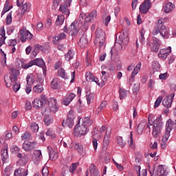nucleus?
<instances>
[{
  "label": "nucleus",
  "instance_id": "1",
  "mask_svg": "<svg viewBox=\"0 0 176 176\" xmlns=\"http://www.w3.org/2000/svg\"><path fill=\"white\" fill-rule=\"evenodd\" d=\"M93 124V120L85 118L82 124L80 125V122L74 127L75 135L77 137H80L82 135H85L87 133H89V127Z\"/></svg>",
  "mask_w": 176,
  "mask_h": 176
},
{
  "label": "nucleus",
  "instance_id": "2",
  "mask_svg": "<svg viewBox=\"0 0 176 176\" xmlns=\"http://www.w3.org/2000/svg\"><path fill=\"white\" fill-rule=\"evenodd\" d=\"M160 34L162 38H167L168 36V30L163 24V19H160L158 23H156L155 29L153 31V35H157Z\"/></svg>",
  "mask_w": 176,
  "mask_h": 176
},
{
  "label": "nucleus",
  "instance_id": "3",
  "mask_svg": "<svg viewBox=\"0 0 176 176\" xmlns=\"http://www.w3.org/2000/svg\"><path fill=\"white\" fill-rule=\"evenodd\" d=\"M162 129H163V118H162V116H159L153 122V137L157 138L159 134L162 133Z\"/></svg>",
  "mask_w": 176,
  "mask_h": 176
},
{
  "label": "nucleus",
  "instance_id": "4",
  "mask_svg": "<svg viewBox=\"0 0 176 176\" xmlns=\"http://www.w3.org/2000/svg\"><path fill=\"white\" fill-rule=\"evenodd\" d=\"M96 36L95 45H98L99 47H102L105 43V33L101 28H98L96 30Z\"/></svg>",
  "mask_w": 176,
  "mask_h": 176
},
{
  "label": "nucleus",
  "instance_id": "5",
  "mask_svg": "<svg viewBox=\"0 0 176 176\" xmlns=\"http://www.w3.org/2000/svg\"><path fill=\"white\" fill-rule=\"evenodd\" d=\"M10 72H12V79L14 82V85L12 86V89L14 90V93H17L19 90H20V87H21V85L20 82L17 81L18 78L17 76L20 75V72L18 69L14 68H10Z\"/></svg>",
  "mask_w": 176,
  "mask_h": 176
},
{
  "label": "nucleus",
  "instance_id": "6",
  "mask_svg": "<svg viewBox=\"0 0 176 176\" xmlns=\"http://www.w3.org/2000/svg\"><path fill=\"white\" fill-rule=\"evenodd\" d=\"M151 6H152L151 0H145L139 7L140 13L142 14H146L148 10L151 9Z\"/></svg>",
  "mask_w": 176,
  "mask_h": 176
},
{
  "label": "nucleus",
  "instance_id": "7",
  "mask_svg": "<svg viewBox=\"0 0 176 176\" xmlns=\"http://www.w3.org/2000/svg\"><path fill=\"white\" fill-rule=\"evenodd\" d=\"M20 34L21 42H27V41H30L34 36V35L30 31L24 29L20 30Z\"/></svg>",
  "mask_w": 176,
  "mask_h": 176
},
{
  "label": "nucleus",
  "instance_id": "8",
  "mask_svg": "<svg viewBox=\"0 0 176 176\" xmlns=\"http://www.w3.org/2000/svg\"><path fill=\"white\" fill-rule=\"evenodd\" d=\"M63 1L64 3L60 6L59 10L63 14H66V16H68L69 14V9H68V8L69 6H71V3L72 2V0H63Z\"/></svg>",
  "mask_w": 176,
  "mask_h": 176
},
{
  "label": "nucleus",
  "instance_id": "9",
  "mask_svg": "<svg viewBox=\"0 0 176 176\" xmlns=\"http://www.w3.org/2000/svg\"><path fill=\"white\" fill-rule=\"evenodd\" d=\"M22 148L25 152H32L36 148V142L25 141Z\"/></svg>",
  "mask_w": 176,
  "mask_h": 176
},
{
  "label": "nucleus",
  "instance_id": "10",
  "mask_svg": "<svg viewBox=\"0 0 176 176\" xmlns=\"http://www.w3.org/2000/svg\"><path fill=\"white\" fill-rule=\"evenodd\" d=\"M171 53V47H168L167 48L160 50L158 53V57L161 58V60H166L168 56H170Z\"/></svg>",
  "mask_w": 176,
  "mask_h": 176
},
{
  "label": "nucleus",
  "instance_id": "11",
  "mask_svg": "<svg viewBox=\"0 0 176 176\" xmlns=\"http://www.w3.org/2000/svg\"><path fill=\"white\" fill-rule=\"evenodd\" d=\"M175 94H170L169 96H167L163 100L162 104L165 108H171L173 104V100H174Z\"/></svg>",
  "mask_w": 176,
  "mask_h": 176
},
{
  "label": "nucleus",
  "instance_id": "12",
  "mask_svg": "<svg viewBox=\"0 0 176 176\" xmlns=\"http://www.w3.org/2000/svg\"><path fill=\"white\" fill-rule=\"evenodd\" d=\"M33 63L37 67H41L43 68V75L46 76V65L45 64V60L43 59L38 58L33 60Z\"/></svg>",
  "mask_w": 176,
  "mask_h": 176
},
{
  "label": "nucleus",
  "instance_id": "13",
  "mask_svg": "<svg viewBox=\"0 0 176 176\" xmlns=\"http://www.w3.org/2000/svg\"><path fill=\"white\" fill-rule=\"evenodd\" d=\"M156 174L157 176L168 175V170L164 165H159L157 168Z\"/></svg>",
  "mask_w": 176,
  "mask_h": 176
},
{
  "label": "nucleus",
  "instance_id": "14",
  "mask_svg": "<svg viewBox=\"0 0 176 176\" xmlns=\"http://www.w3.org/2000/svg\"><path fill=\"white\" fill-rule=\"evenodd\" d=\"M79 29H78V23L75 21L72 22L69 27V32L72 36H76Z\"/></svg>",
  "mask_w": 176,
  "mask_h": 176
},
{
  "label": "nucleus",
  "instance_id": "15",
  "mask_svg": "<svg viewBox=\"0 0 176 176\" xmlns=\"http://www.w3.org/2000/svg\"><path fill=\"white\" fill-rule=\"evenodd\" d=\"M152 45L153 47L151 48V50L153 52H155V53H157V52H159V49H160V45H162V41L155 36H153Z\"/></svg>",
  "mask_w": 176,
  "mask_h": 176
},
{
  "label": "nucleus",
  "instance_id": "16",
  "mask_svg": "<svg viewBox=\"0 0 176 176\" xmlns=\"http://www.w3.org/2000/svg\"><path fill=\"white\" fill-rule=\"evenodd\" d=\"M48 107L50 109V112L56 113V112L58 111V107H57V100L52 99L50 101H49Z\"/></svg>",
  "mask_w": 176,
  "mask_h": 176
},
{
  "label": "nucleus",
  "instance_id": "17",
  "mask_svg": "<svg viewBox=\"0 0 176 176\" xmlns=\"http://www.w3.org/2000/svg\"><path fill=\"white\" fill-rule=\"evenodd\" d=\"M76 95L74 93H67L63 100V105H69Z\"/></svg>",
  "mask_w": 176,
  "mask_h": 176
},
{
  "label": "nucleus",
  "instance_id": "18",
  "mask_svg": "<svg viewBox=\"0 0 176 176\" xmlns=\"http://www.w3.org/2000/svg\"><path fill=\"white\" fill-rule=\"evenodd\" d=\"M47 151L50 159L51 160H57V159H58V153H57V151H55L54 149H53V148L48 146Z\"/></svg>",
  "mask_w": 176,
  "mask_h": 176
},
{
  "label": "nucleus",
  "instance_id": "19",
  "mask_svg": "<svg viewBox=\"0 0 176 176\" xmlns=\"http://www.w3.org/2000/svg\"><path fill=\"white\" fill-rule=\"evenodd\" d=\"M74 118H67L66 120H63L62 122L63 127H69V129H72L74 125L75 124V122L74 121Z\"/></svg>",
  "mask_w": 176,
  "mask_h": 176
},
{
  "label": "nucleus",
  "instance_id": "20",
  "mask_svg": "<svg viewBox=\"0 0 176 176\" xmlns=\"http://www.w3.org/2000/svg\"><path fill=\"white\" fill-rule=\"evenodd\" d=\"M42 151L41 150H34L33 154V161L34 163H38L42 160Z\"/></svg>",
  "mask_w": 176,
  "mask_h": 176
},
{
  "label": "nucleus",
  "instance_id": "21",
  "mask_svg": "<svg viewBox=\"0 0 176 176\" xmlns=\"http://www.w3.org/2000/svg\"><path fill=\"white\" fill-rule=\"evenodd\" d=\"M28 170L23 168H18L14 172V176H27Z\"/></svg>",
  "mask_w": 176,
  "mask_h": 176
},
{
  "label": "nucleus",
  "instance_id": "22",
  "mask_svg": "<svg viewBox=\"0 0 176 176\" xmlns=\"http://www.w3.org/2000/svg\"><path fill=\"white\" fill-rule=\"evenodd\" d=\"M109 137H111V131L107 130L103 140V149H107L109 145Z\"/></svg>",
  "mask_w": 176,
  "mask_h": 176
},
{
  "label": "nucleus",
  "instance_id": "23",
  "mask_svg": "<svg viewBox=\"0 0 176 176\" xmlns=\"http://www.w3.org/2000/svg\"><path fill=\"white\" fill-rule=\"evenodd\" d=\"M1 159L3 162H6L9 159V153H8V146L4 145L1 151Z\"/></svg>",
  "mask_w": 176,
  "mask_h": 176
},
{
  "label": "nucleus",
  "instance_id": "24",
  "mask_svg": "<svg viewBox=\"0 0 176 176\" xmlns=\"http://www.w3.org/2000/svg\"><path fill=\"white\" fill-rule=\"evenodd\" d=\"M4 82L6 83V86L8 87H12V83H13V76H12V72L10 76H9V74L4 76Z\"/></svg>",
  "mask_w": 176,
  "mask_h": 176
},
{
  "label": "nucleus",
  "instance_id": "25",
  "mask_svg": "<svg viewBox=\"0 0 176 176\" xmlns=\"http://www.w3.org/2000/svg\"><path fill=\"white\" fill-rule=\"evenodd\" d=\"M175 8V6H174L173 3L168 2L164 6L163 10L165 12V13H170V12H173V10H174Z\"/></svg>",
  "mask_w": 176,
  "mask_h": 176
},
{
  "label": "nucleus",
  "instance_id": "26",
  "mask_svg": "<svg viewBox=\"0 0 176 176\" xmlns=\"http://www.w3.org/2000/svg\"><path fill=\"white\" fill-rule=\"evenodd\" d=\"M118 38L120 43H122V45H127L129 43V36L124 33L120 34Z\"/></svg>",
  "mask_w": 176,
  "mask_h": 176
},
{
  "label": "nucleus",
  "instance_id": "27",
  "mask_svg": "<svg viewBox=\"0 0 176 176\" xmlns=\"http://www.w3.org/2000/svg\"><path fill=\"white\" fill-rule=\"evenodd\" d=\"M65 21V16L64 15H58L56 18L55 25L56 27H60L64 24Z\"/></svg>",
  "mask_w": 176,
  "mask_h": 176
},
{
  "label": "nucleus",
  "instance_id": "28",
  "mask_svg": "<svg viewBox=\"0 0 176 176\" xmlns=\"http://www.w3.org/2000/svg\"><path fill=\"white\" fill-rule=\"evenodd\" d=\"M34 108H36V109H38L39 108H42L43 107V101H42L39 98H36L32 102Z\"/></svg>",
  "mask_w": 176,
  "mask_h": 176
},
{
  "label": "nucleus",
  "instance_id": "29",
  "mask_svg": "<svg viewBox=\"0 0 176 176\" xmlns=\"http://www.w3.org/2000/svg\"><path fill=\"white\" fill-rule=\"evenodd\" d=\"M87 43H88V41L86 36H81L78 42V44L80 46V47H82V49H85V47H87Z\"/></svg>",
  "mask_w": 176,
  "mask_h": 176
},
{
  "label": "nucleus",
  "instance_id": "30",
  "mask_svg": "<svg viewBox=\"0 0 176 176\" xmlns=\"http://www.w3.org/2000/svg\"><path fill=\"white\" fill-rule=\"evenodd\" d=\"M74 149L80 153L82 156H86V153L83 151V146L76 143L74 145Z\"/></svg>",
  "mask_w": 176,
  "mask_h": 176
},
{
  "label": "nucleus",
  "instance_id": "31",
  "mask_svg": "<svg viewBox=\"0 0 176 176\" xmlns=\"http://www.w3.org/2000/svg\"><path fill=\"white\" fill-rule=\"evenodd\" d=\"M60 86V79L55 78L51 81V87L54 90H57Z\"/></svg>",
  "mask_w": 176,
  "mask_h": 176
},
{
  "label": "nucleus",
  "instance_id": "32",
  "mask_svg": "<svg viewBox=\"0 0 176 176\" xmlns=\"http://www.w3.org/2000/svg\"><path fill=\"white\" fill-rule=\"evenodd\" d=\"M58 75L63 79H68V74H67V72H65L64 68H60L58 70Z\"/></svg>",
  "mask_w": 176,
  "mask_h": 176
},
{
  "label": "nucleus",
  "instance_id": "33",
  "mask_svg": "<svg viewBox=\"0 0 176 176\" xmlns=\"http://www.w3.org/2000/svg\"><path fill=\"white\" fill-rule=\"evenodd\" d=\"M21 6H22L21 14H24L25 12H30L31 10V4L27 2L21 4Z\"/></svg>",
  "mask_w": 176,
  "mask_h": 176
},
{
  "label": "nucleus",
  "instance_id": "34",
  "mask_svg": "<svg viewBox=\"0 0 176 176\" xmlns=\"http://www.w3.org/2000/svg\"><path fill=\"white\" fill-rule=\"evenodd\" d=\"M173 120L168 119L166 121V131L171 133V131L173 130Z\"/></svg>",
  "mask_w": 176,
  "mask_h": 176
},
{
  "label": "nucleus",
  "instance_id": "35",
  "mask_svg": "<svg viewBox=\"0 0 176 176\" xmlns=\"http://www.w3.org/2000/svg\"><path fill=\"white\" fill-rule=\"evenodd\" d=\"M44 122L47 126H50V124L53 123V116L52 115L45 116V117L44 118Z\"/></svg>",
  "mask_w": 176,
  "mask_h": 176
},
{
  "label": "nucleus",
  "instance_id": "36",
  "mask_svg": "<svg viewBox=\"0 0 176 176\" xmlns=\"http://www.w3.org/2000/svg\"><path fill=\"white\" fill-rule=\"evenodd\" d=\"M74 56H75V52L71 50H69L67 53L65 55V58L66 61H69L74 58Z\"/></svg>",
  "mask_w": 176,
  "mask_h": 176
},
{
  "label": "nucleus",
  "instance_id": "37",
  "mask_svg": "<svg viewBox=\"0 0 176 176\" xmlns=\"http://www.w3.org/2000/svg\"><path fill=\"white\" fill-rule=\"evenodd\" d=\"M33 91L36 94L42 93V91H43V85H42V84H37L33 87Z\"/></svg>",
  "mask_w": 176,
  "mask_h": 176
},
{
  "label": "nucleus",
  "instance_id": "38",
  "mask_svg": "<svg viewBox=\"0 0 176 176\" xmlns=\"http://www.w3.org/2000/svg\"><path fill=\"white\" fill-rule=\"evenodd\" d=\"M141 69V63H138L136 67L133 69V71L132 72L131 78L132 79H134L135 77V75L138 74V72H140Z\"/></svg>",
  "mask_w": 176,
  "mask_h": 176
},
{
  "label": "nucleus",
  "instance_id": "39",
  "mask_svg": "<svg viewBox=\"0 0 176 176\" xmlns=\"http://www.w3.org/2000/svg\"><path fill=\"white\" fill-rule=\"evenodd\" d=\"M141 69V63H138L136 67L133 69V71L132 72L131 78L132 79H134L135 77V75L138 74V72H140Z\"/></svg>",
  "mask_w": 176,
  "mask_h": 176
},
{
  "label": "nucleus",
  "instance_id": "40",
  "mask_svg": "<svg viewBox=\"0 0 176 176\" xmlns=\"http://www.w3.org/2000/svg\"><path fill=\"white\" fill-rule=\"evenodd\" d=\"M146 126V123L144 122H141L138 125V134H142V131H144V129H145V126Z\"/></svg>",
  "mask_w": 176,
  "mask_h": 176
},
{
  "label": "nucleus",
  "instance_id": "41",
  "mask_svg": "<svg viewBox=\"0 0 176 176\" xmlns=\"http://www.w3.org/2000/svg\"><path fill=\"white\" fill-rule=\"evenodd\" d=\"M95 97L96 96L93 93L86 95L88 105H90V104L94 101Z\"/></svg>",
  "mask_w": 176,
  "mask_h": 176
},
{
  "label": "nucleus",
  "instance_id": "42",
  "mask_svg": "<svg viewBox=\"0 0 176 176\" xmlns=\"http://www.w3.org/2000/svg\"><path fill=\"white\" fill-rule=\"evenodd\" d=\"M139 41L142 45H145V30H142L140 31Z\"/></svg>",
  "mask_w": 176,
  "mask_h": 176
},
{
  "label": "nucleus",
  "instance_id": "43",
  "mask_svg": "<svg viewBox=\"0 0 176 176\" xmlns=\"http://www.w3.org/2000/svg\"><path fill=\"white\" fill-rule=\"evenodd\" d=\"M90 175L91 176H98V170L96 169V165L92 164L91 165Z\"/></svg>",
  "mask_w": 176,
  "mask_h": 176
},
{
  "label": "nucleus",
  "instance_id": "44",
  "mask_svg": "<svg viewBox=\"0 0 176 176\" xmlns=\"http://www.w3.org/2000/svg\"><path fill=\"white\" fill-rule=\"evenodd\" d=\"M30 129L33 133H38L39 131V126L36 122H32L30 124Z\"/></svg>",
  "mask_w": 176,
  "mask_h": 176
},
{
  "label": "nucleus",
  "instance_id": "45",
  "mask_svg": "<svg viewBox=\"0 0 176 176\" xmlns=\"http://www.w3.org/2000/svg\"><path fill=\"white\" fill-rule=\"evenodd\" d=\"M6 32L4 28H1L0 30V42L1 43H5V39H6V37L5 36Z\"/></svg>",
  "mask_w": 176,
  "mask_h": 176
},
{
  "label": "nucleus",
  "instance_id": "46",
  "mask_svg": "<svg viewBox=\"0 0 176 176\" xmlns=\"http://www.w3.org/2000/svg\"><path fill=\"white\" fill-rule=\"evenodd\" d=\"M117 143H118V145L120 146V148H124V146H126V142H124L123 138L120 136H118L117 138Z\"/></svg>",
  "mask_w": 176,
  "mask_h": 176
},
{
  "label": "nucleus",
  "instance_id": "47",
  "mask_svg": "<svg viewBox=\"0 0 176 176\" xmlns=\"http://www.w3.org/2000/svg\"><path fill=\"white\" fill-rule=\"evenodd\" d=\"M119 93L120 100H123V98L127 97V90L123 88H120Z\"/></svg>",
  "mask_w": 176,
  "mask_h": 176
},
{
  "label": "nucleus",
  "instance_id": "48",
  "mask_svg": "<svg viewBox=\"0 0 176 176\" xmlns=\"http://www.w3.org/2000/svg\"><path fill=\"white\" fill-rule=\"evenodd\" d=\"M21 138L22 140H28L29 141H31V140H32V135L30 132L26 131L21 135Z\"/></svg>",
  "mask_w": 176,
  "mask_h": 176
},
{
  "label": "nucleus",
  "instance_id": "49",
  "mask_svg": "<svg viewBox=\"0 0 176 176\" xmlns=\"http://www.w3.org/2000/svg\"><path fill=\"white\" fill-rule=\"evenodd\" d=\"M87 82H93L94 80V76L90 72H87L85 74Z\"/></svg>",
  "mask_w": 176,
  "mask_h": 176
},
{
  "label": "nucleus",
  "instance_id": "50",
  "mask_svg": "<svg viewBox=\"0 0 176 176\" xmlns=\"http://www.w3.org/2000/svg\"><path fill=\"white\" fill-rule=\"evenodd\" d=\"M123 43H116L114 47L116 49V50H117V52H122V50H123Z\"/></svg>",
  "mask_w": 176,
  "mask_h": 176
},
{
  "label": "nucleus",
  "instance_id": "51",
  "mask_svg": "<svg viewBox=\"0 0 176 176\" xmlns=\"http://www.w3.org/2000/svg\"><path fill=\"white\" fill-rule=\"evenodd\" d=\"M162 101H163V96H159L155 102L154 108H157L162 104Z\"/></svg>",
  "mask_w": 176,
  "mask_h": 176
},
{
  "label": "nucleus",
  "instance_id": "52",
  "mask_svg": "<svg viewBox=\"0 0 176 176\" xmlns=\"http://www.w3.org/2000/svg\"><path fill=\"white\" fill-rule=\"evenodd\" d=\"M6 23L7 25H10V24H12V12H10L9 14L7 15V17L6 19Z\"/></svg>",
  "mask_w": 176,
  "mask_h": 176
},
{
  "label": "nucleus",
  "instance_id": "53",
  "mask_svg": "<svg viewBox=\"0 0 176 176\" xmlns=\"http://www.w3.org/2000/svg\"><path fill=\"white\" fill-rule=\"evenodd\" d=\"M32 65H34V60H31L30 62H29L26 64H23V68L24 69H28V68H30V67H32Z\"/></svg>",
  "mask_w": 176,
  "mask_h": 176
},
{
  "label": "nucleus",
  "instance_id": "54",
  "mask_svg": "<svg viewBox=\"0 0 176 176\" xmlns=\"http://www.w3.org/2000/svg\"><path fill=\"white\" fill-rule=\"evenodd\" d=\"M168 138H170V132L166 131L165 134L162 137V141H164V142H167Z\"/></svg>",
  "mask_w": 176,
  "mask_h": 176
},
{
  "label": "nucleus",
  "instance_id": "55",
  "mask_svg": "<svg viewBox=\"0 0 176 176\" xmlns=\"http://www.w3.org/2000/svg\"><path fill=\"white\" fill-rule=\"evenodd\" d=\"M1 52L0 54L1 57H3V60H1V63L3 64H6V54L5 52L2 51V49L0 50Z\"/></svg>",
  "mask_w": 176,
  "mask_h": 176
},
{
  "label": "nucleus",
  "instance_id": "56",
  "mask_svg": "<svg viewBox=\"0 0 176 176\" xmlns=\"http://www.w3.org/2000/svg\"><path fill=\"white\" fill-rule=\"evenodd\" d=\"M133 91V93H138V91H140V82H136L134 84Z\"/></svg>",
  "mask_w": 176,
  "mask_h": 176
},
{
  "label": "nucleus",
  "instance_id": "57",
  "mask_svg": "<svg viewBox=\"0 0 176 176\" xmlns=\"http://www.w3.org/2000/svg\"><path fill=\"white\" fill-rule=\"evenodd\" d=\"M128 144L130 147L133 146L134 144V141L133 140V131H131L130 133L129 140H128Z\"/></svg>",
  "mask_w": 176,
  "mask_h": 176
},
{
  "label": "nucleus",
  "instance_id": "58",
  "mask_svg": "<svg viewBox=\"0 0 176 176\" xmlns=\"http://www.w3.org/2000/svg\"><path fill=\"white\" fill-rule=\"evenodd\" d=\"M36 30L38 31V32H41V31L43 30V23H42V22H38L36 24Z\"/></svg>",
  "mask_w": 176,
  "mask_h": 176
},
{
  "label": "nucleus",
  "instance_id": "59",
  "mask_svg": "<svg viewBox=\"0 0 176 176\" xmlns=\"http://www.w3.org/2000/svg\"><path fill=\"white\" fill-rule=\"evenodd\" d=\"M11 152L12 153H19V152H20V148L19 147H17V146H12L11 147Z\"/></svg>",
  "mask_w": 176,
  "mask_h": 176
},
{
  "label": "nucleus",
  "instance_id": "60",
  "mask_svg": "<svg viewBox=\"0 0 176 176\" xmlns=\"http://www.w3.org/2000/svg\"><path fill=\"white\" fill-rule=\"evenodd\" d=\"M65 38H67V35L65 33H60L56 37V40L61 41V39H65Z\"/></svg>",
  "mask_w": 176,
  "mask_h": 176
},
{
  "label": "nucleus",
  "instance_id": "61",
  "mask_svg": "<svg viewBox=\"0 0 176 176\" xmlns=\"http://www.w3.org/2000/svg\"><path fill=\"white\" fill-rule=\"evenodd\" d=\"M8 46H12V47L16 46V45H17V41L16 39H10L8 42Z\"/></svg>",
  "mask_w": 176,
  "mask_h": 176
},
{
  "label": "nucleus",
  "instance_id": "62",
  "mask_svg": "<svg viewBox=\"0 0 176 176\" xmlns=\"http://www.w3.org/2000/svg\"><path fill=\"white\" fill-rule=\"evenodd\" d=\"M89 16L91 17V20H95V19H97V11H93Z\"/></svg>",
  "mask_w": 176,
  "mask_h": 176
},
{
  "label": "nucleus",
  "instance_id": "63",
  "mask_svg": "<svg viewBox=\"0 0 176 176\" xmlns=\"http://www.w3.org/2000/svg\"><path fill=\"white\" fill-rule=\"evenodd\" d=\"M148 174V170L146 169H143L142 171L138 173V176H146Z\"/></svg>",
  "mask_w": 176,
  "mask_h": 176
},
{
  "label": "nucleus",
  "instance_id": "64",
  "mask_svg": "<svg viewBox=\"0 0 176 176\" xmlns=\"http://www.w3.org/2000/svg\"><path fill=\"white\" fill-rule=\"evenodd\" d=\"M43 176H49V168L44 167L42 170Z\"/></svg>",
  "mask_w": 176,
  "mask_h": 176
}]
</instances>
